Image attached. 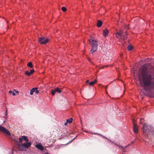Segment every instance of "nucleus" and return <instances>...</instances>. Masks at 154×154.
Here are the masks:
<instances>
[{
  "label": "nucleus",
  "mask_w": 154,
  "mask_h": 154,
  "mask_svg": "<svg viewBox=\"0 0 154 154\" xmlns=\"http://www.w3.org/2000/svg\"><path fill=\"white\" fill-rule=\"evenodd\" d=\"M133 130L134 132L137 133L138 131V127L137 124L135 123V120H133Z\"/></svg>",
  "instance_id": "obj_8"
},
{
  "label": "nucleus",
  "mask_w": 154,
  "mask_h": 154,
  "mask_svg": "<svg viewBox=\"0 0 154 154\" xmlns=\"http://www.w3.org/2000/svg\"><path fill=\"white\" fill-rule=\"evenodd\" d=\"M37 88H33L31 90L30 94L31 95H32L34 92H35L36 94L39 93V91L37 90Z\"/></svg>",
  "instance_id": "obj_9"
},
{
  "label": "nucleus",
  "mask_w": 154,
  "mask_h": 154,
  "mask_svg": "<svg viewBox=\"0 0 154 154\" xmlns=\"http://www.w3.org/2000/svg\"><path fill=\"white\" fill-rule=\"evenodd\" d=\"M97 82V80L95 79L94 81H92L89 83V85L90 86H92Z\"/></svg>",
  "instance_id": "obj_13"
},
{
  "label": "nucleus",
  "mask_w": 154,
  "mask_h": 154,
  "mask_svg": "<svg viewBox=\"0 0 154 154\" xmlns=\"http://www.w3.org/2000/svg\"><path fill=\"white\" fill-rule=\"evenodd\" d=\"M94 134H98L99 135H100V136H102L101 134H97V133H94Z\"/></svg>",
  "instance_id": "obj_25"
},
{
  "label": "nucleus",
  "mask_w": 154,
  "mask_h": 154,
  "mask_svg": "<svg viewBox=\"0 0 154 154\" xmlns=\"http://www.w3.org/2000/svg\"><path fill=\"white\" fill-rule=\"evenodd\" d=\"M34 70L33 69L31 70L30 71V72H29L30 74L31 75V74H32L34 72Z\"/></svg>",
  "instance_id": "obj_22"
},
{
  "label": "nucleus",
  "mask_w": 154,
  "mask_h": 154,
  "mask_svg": "<svg viewBox=\"0 0 154 154\" xmlns=\"http://www.w3.org/2000/svg\"><path fill=\"white\" fill-rule=\"evenodd\" d=\"M143 119H140V124H142L143 123Z\"/></svg>",
  "instance_id": "obj_23"
},
{
  "label": "nucleus",
  "mask_w": 154,
  "mask_h": 154,
  "mask_svg": "<svg viewBox=\"0 0 154 154\" xmlns=\"http://www.w3.org/2000/svg\"><path fill=\"white\" fill-rule=\"evenodd\" d=\"M89 44L91 45L92 48L91 50L92 53H93L97 50L98 46L97 41L93 38H91L88 40Z\"/></svg>",
  "instance_id": "obj_3"
},
{
  "label": "nucleus",
  "mask_w": 154,
  "mask_h": 154,
  "mask_svg": "<svg viewBox=\"0 0 154 154\" xmlns=\"http://www.w3.org/2000/svg\"><path fill=\"white\" fill-rule=\"evenodd\" d=\"M127 35L126 31L122 32L121 31L115 33L116 36L117 38H121L124 40H125L127 38Z\"/></svg>",
  "instance_id": "obj_4"
},
{
  "label": "nucleus",
  "mask_w": 154,
  "mask_h": 154,
  "mask_svg": "<svg viewBox=\"0 0 154 154\" xmlns=\"http://www.w3.org/2000/svg\"><path fill=\"white\" fill-rule=\"evenodd\" d=\"M72 118H70L69 119H68L66 120L67 122L69 123H70L72 122Z\"/></svg>",
  "instance_id": "obj_16"
},
{
  "label": "nucleus",
  "mask_w": 154,
  "mask_h": 154,
  "mask_svg": "<svg viewBox=\"0 0 154 154\" xmlns=\"http://www.w3.org/2000/svg\"><path fill=\"white\" fill-rule=\"evenodd\" d=\"M67 123H67V122H65V124H64L65 125H67Z\"/></svg>",
  "instance_id": "obj_27"
},
{
  "label": "nucleus",
  "mask_w": 154,
  "mask_h": 154,
  "mask_svg": "<svg viewBox=\"0 0 154 154\" xmlns=\"http://www.w3.org/2000/svg\"><path fill=\"white\" fill-rule=\"evenodd\" d=\"M129 145V144L127 146H125V147H123V146H119V147H121L122 149V151L123 152H125V149Z\"/></svg>",
  "instance_id": "obj_15"
},
{
  "label": "nucleus",
  "mask_w": 154,
  "mask_h": 154,
  "mask_svg": "<svg viewBox=\"0 0 154 154\" xmlns=\"http://www.w3.org/2000/svg\"><path fill=\"white\" fill-rule=\"evenodd\" d=\"M138 78L140 87L145 90L154 93V69L149 64L142 66L139 70Z\"/></svg>",
  "instance_id": "obj_1"
},
{
  "label": "nucleus",
  "mask_w": 154,
  "mask_h": 154,
  "mask_svg": "<svg viewBox=\"0 0 154 154\" xmlns=\"http://www.w3.org/2000/svg\"><path fill=\"white\" fill-rule=\"evenodd\" d=\"M61 10L63 11V12H65L66 11V8L65 7H63L61 8Z\"/></svg>",
  "instance_id": "obj_21"
},
{
  "label": "nucleus",
  "mask_w": 154,
  "mask_h": 154,
  "mask_svg": "<svg viewBox=\"0 0 154 154\" xmlns=\"http://www.w3.org/2000/svg\"><path fill=\"white\" fill-rule=\"evenodd\" d=\"M89 80H88L86 81V83H88L89 82Z\"/></svg>",
  "instance_id": "obj_28"
},
{
  "label": "nucleus",
  "mask_w": 154,
  "mask_h": 154,
  "mask_svg": "<svg viewBox=\"0 0 154 154\" xmlns=\"http://www.w3.org/2000/svg\"><path fill=\"white\" fill-rule=\"evenodd\" d=\"M56 92L55 90H52L51 91V93L53 95H54L55 94V92Z\"/></svg>",
  "instance_id": "obj_20"
},
{
  "label": "nucleus",
  "mask_w": 154,
  "mask_h": 154,
  "mask_svg": "<svg viewBox=\"0 0 154 154\" xmlns=\"http://www.w3.org/2000/svg\"><path fill=\"white\" fill-rule=\"evenodd\" d=\"M28 66L30 68H32L33 67V65L31 62H29L27 64Z\"/></svg>",
  "instance_id": "obj_14"
},
{
  "label": "nucleus",
  "mask_w": 154,
  "mask_h": 154,
  "mask_svg": "<svg viewBox=\"0 0 154 154\" xmlns=\"http://www.w3.org/2000/svg\"><path fill=\"white\" fill-rule=\"evenodd\" d=\"M0 131L4 133L7 136H10V132L3 127L0 125Z\"/></svg>",
  "instance_id": "obj_7"
},
{
  "label": "nucleus",
  "mask_w": 154,
  "mask_h": 154,
  "mask_svg": "<svg viewBox=\"0 0 154 154\" xmlns=\"http://www.w3.org/2000/svg\"><path fill=\"white\" fill-rule=\"evenodd\" d=\"M128 50L130 51H131L132 49H133V47L132 46H131V45H129L128 47Z\"/></svg>",
  "instance_id": "obj_17"
},
{
  "label": "nucleus",
  "mask_w": 154,
  "mask_h": 154,
  "mask_svg": "<svg viewBox=\"0 0 154 154\" xmlns=\"http://www.w3.org/2000/svg\"><path fill=\"white\" fill-rule=\"evenodd\" d=\"M146 124H144L142 128L143 134L145 136H147L150 133V130Z\"/></svg>",
  "instance_id": "obj_5"
},
{
  "label": "nucleus",
  "mask_w": 154,
  "mask_h": 154,
  "mask_svg": "<svg viewBox=\"0 0 154 154\" xmlns=\"http://www.w3.org/2000/svg\"><path fill=\"white\" fill-rule=\"evenodd\" d=\"M102 24V23L101 21L100 20H98L97 23V26L99 27H101Z\"/></svg>",
  "instance_id": "obj_12"
},
{
  "label": "nucleus",
  "mask_w": 154,
  "mask_h": 154,
  "mask_svg": "<svg viewBox=\"0 0 154 154\" xmlns=\"http://www.w3.org/2000/svg\"><path fill=\"white\" fill-rule=\"evenodd\" d=\"M49 39L48 38H46L43 37H40L38 39L39 42L42 44H44L48 42Z\"/></svg>",
  "instance_id": "obj_6"
},
{
  "label": "nucleus",
  "mask_w": 154,
  "mask_h": 154,
  "mask_svg": "<svg viewBox=\"0 0 154 154\" xmlns=\"http://www.w3.org/2000/svg\"><path fill=\"white\" fill-rule=\"evenodd\" d=\"M88 60H90V59L89 58L88 59Z\"/></svg>",
  "instance_id": "obj_31"
},
{
  "label": "nucleus",
  "mask_w": 154,
  "mask_h": 154,
  "mask_svg": "<svg viewBox=\"0 0 154 154\" xmlns=\"http://www.w3.org/2000/svg\"><path fill=\"white\" fill-rule=\"evenodd\" d=\"M35 146L36 148L41 150H43L44 149L43 146L41 145L40 144H38L36 145Z\"/></svg>",
  "instance_id": "obj_10"
},
{
  "label": "nucleus",
  "mask_w": 154,
  "mask_h": 154,
  "mask_svg": "<svg viewBox=\"0 0 154 154\" xmlns=\"http://www.w3.org/2000/svg\"><path fill=\"white\" fill-rule=\"evenodd\" d=\"M108 31L107 29H105L103 30V34L104 37H106L108 34Z\"/></svg>",
  "instance_id": "obj_11"
},
{
  "label": "nucleus",
  "mask_w": 154,
  "mask_h": 154,
  "mask_svg": "<svg viewBox=\"0 0 154 154\" xmlns=\"http://www.w3.org/2000/svg\"><path fill=\"white\" fill-rule=\"evenodd\" d=\"M9 93L10 94H11V93H12V91H9Z\"/></svg>",
  "instance_id": "obj_26"
},
{
  "label": "nucleus",
  "mask_w": 154,
  "mask_h": 154,
  "mask_svg": "<svg viewBox=\"0 0 154 154\" xmlns=\"http://www.w3.org/2000/svg\"><path fill=\"white\" fill-rule=\"evenodd\" d=\"M55 91L56 92H57L59 93H60L61 92V91L58 88L55 89Z\"/></svg>",
  "instance_id": "obj_18"
},
{
  "label": "nucleus",
  "mask_w": 154,
  "mask_h": 154,
  "mask_svg": "<svg viewBox=\"0 0 154 154\" xmlns=\"http://www.w3.org/2000/svg\"><path fill=\"white\" fill-rule=\"evenodd\" d=\"M12 94L13 96H15L16 95V94H15V93H14V92H12Z\"/></svg>",
  "instance_id": "obj_24"
},
{
  "label": "nucleus",
  "mask_w": 154,
  "mask_h": 154,
  "mask_svg": "<svg viewBox=\"0 0 154 154\" xmlns=\"http://www.w3.org/2000/svg\"><path fill=\"white\" fill-rule=\"evenodd\" d=\"M15 92L18 94V91H16Z\"/></svg>",
  "instance_id": "obj_29"
},
{
  "label": "nucleus",
  "mask_w": 154,
  "mask_h": 154,
  "mask_svg": "<svg viewBox=\"0 0 154 154\" xmlns=\"http://www.w3.org/2000/svg\"><path fill=\"white\" fill-rule=\"evenodd\" d=\"M25 74L28 76H30L31 75L30 72L28 71H26L25 72Z\"/></svg>",
  "instance_id": "obj_19"
},
{
  "label": "nucleus",
  "mask_w": 154,
  "mask_h": 154,
  "mask_svg": "<svg viewBox=\"0 0 154 154\" xmlns=\"http://www.w3.org/2000/svg\"><path fill=\"white\" fill-rule=\"evenodd\" d=\"M28 142L29 140L26 136H23L20 137L19 141H17V142L19 149L23 151L26 150L31 145V143Z\"/></svg>",
  "instance_id": "obj_2"
},
{
  "label": "nucleus",
  "mask_w": 154,
  "mask_h": 154,
  "mask_svg": "<svg viewBox=\"0 0 154 154\" xmlns=\"http://www.w3.org/2000/svg\"><path fill=\"white\" fill-rule=\"evenodd\" d=\"M107 88V86H106V89Z\"/></svg>",
  "instance_id": "obj_30"
}]
</instances>
